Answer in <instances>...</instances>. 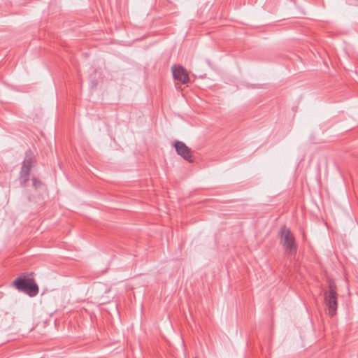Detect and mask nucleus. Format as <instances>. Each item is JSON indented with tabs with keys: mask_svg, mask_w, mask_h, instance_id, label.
Segmentation results:
<instances>
[{
	"mask_svg": "<svg viewBox=\"0 0 358 358\" xmlns=\"http://www.w3.org/2000/svg\"><path fill=\"white\" fill-rule=\"evenodd\" d=\"M328 289L324 292V303L327 308L328 314L333 317L336 314L338 307L337 287L334 281L328 279Z\"/></svg>",
	"mask_w": 358,
	"mask_h": 358,
	"instance_id": "nucleus-1",
	"label": "nucleus"
},
{
	"mask_svg": "<svg viewBox=\"0 0 358 358\" xmlns=\"http://www.w3.org/2000/svg\"><path fill=\"white\" fill-rule=\"evenodd\" d=\"M280 243L283 249L289 255H295L297 252V245L295 237L291 230L286 226L280 228L278 232Z\"/></svg>",
	"mask_w": 358,
	"mask_h": 358,
	"instance_id": "nucleus-2",
	"label": "nucleus"
},
{
	"mask_svg": "<svg viewBox=\"0 0 358 358\" xmlns=\"http://www.w3.org/2000/svg\"><path fill=\"white\" fill-rule=\"evenodd\" d=\"M13 285L17 289L33 297L38 294V287L33 279L27 278L24 275L17 278Z\"/></svg>",
	"mask_w": 358,
	"mask_h": 358,
	"instance_id": "nucleus-3",
	"label": "nucleus"
},
{
	"mask_svg": "<svg viewBox=\"0 0 358 358\" xmlns=\"http://www.w3.org/2000/svg\"><path fill=\"white\" fill-rule=\"evenodd\" d=\"M34 162L35 156L31 150H28L25 152V157L20 173L19 180L21 186L24 187L29 180L30 171Z\"/></svg>",
	"mask_w": 358,
	"mask_h": 358,
	"instance_id": "nucleus-4",
	"label": "nucleus"
},
{
	"mask_svg": "<svg viewBox=\"0 0 358 358\" xmlns=\"http://www.w3.org/2000/svg\"><path fill=\"white\" fill-rule=\"evenodd\" d=\"M174 147L177 154L182 157L185 160L190 163L194 162L192 151L190 148L185 145V143L176 141L174 143Z\"/></svg>",
	"mask_w": 358,
	"mask_h": 358,
	"instance_id": "nucleus-5",
	"label": "nucleus"
},
{
	"mask_svg": "<svg viewBox=\"0 0 358 358\" xmlns=\"http://www.w3.org/2000/svg\"><path fill=\"white\" fill-rule=\"evenodd\" d=\"M174 79L186 84L189 82V78L187 70L182 66H173L172 67Z\"/></svg>",
	"mask_w": 358,
	"mask_h": 358,
	"instance_id": "nucleus-6",
	"label": "nucleus"
},
{
	"mask_svg": "<svg viewBox=\"0 0 358 358\" xmlns=\"http://www.w3.org/2000/svg\"><path fill=\"white\" fill-rule=\"evenodd\" d=\"M32 183H33V186L37 189L41 185V180H39L38 179H37L36 178L34 177L32 178Z\"/></svg>",
	"mask_w": 358,
	"mask_h": 358,
	"instance_id": "nucleus-7",
	"label": "nucleus"
},
{
	"mask_svg": "<svg viewBox=\"0 0 358 358\" xmlns=\"http://www.w3.org/2000/svg\"><path fill=\"white\" fill-rule=\"evenodd\" d=\"M194 358H198V357H194Z\"/></svg>",
	"mask_w": 358,
	"mask_h": 358,
	"instance_id": "nucleus-8",
	"label": "nucleus"
}]
</instances>
